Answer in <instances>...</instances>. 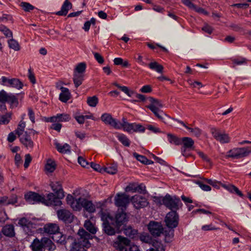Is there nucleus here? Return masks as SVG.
<instances>
[{"label": "nucleus", "instance_id": "nucleus-45", "mask_svg": "<svg viewBox=\"0 0 251 251\" xmlns=\"http://www.w3.org/2000/svg\"><path fill=\"white\" fill-rule=\"evenodd\" d=\"M25 126V122H23V120H21L18 125V128L15 131L16 134H17L19 137L22 135L23 132L24 131Z\"/></svg>", "mask_w": 251, "mask_h": 251}, {"label": "nucleus", "instance_id": "nucleus-55", "mask_svg": "<svg viewBox=\"0 0 251 251\" xmlns=\"http://www.w3.org/2000/svg\"><path fill=\"white\" fill-rule=\"evenodd\" d=\"M114 246L119 251H127L126 247L124 245L120 244V242L117 241L114 243Z\"/></svg>", "mask_w": 251, "mask_h": 251}, {"label": "nucleus", "instance_id": "nucleus-38", "mask_svg": "<svg viewBox=\"0 0 251 251\" xmlns=\"http://www.w3.org/2000/svg\"><path fill=\"white\" fill-rule=\"evenodd\" d=\"M148 66L151 69L154 70L158 73H161L163 72V66L158 64L156 62H151L148 65Z\"/></svg>", "mask_w": 251, "mask_h": 251}, {"label": "nucleus", "instance_id": "nucleus-52", "mask_svg": "<svg viewBox=\"0 0 251 251\" xmlns=\"http://www.w3.org/2000/svg\"><path fill=\"white\" fill-rule=\"evenodd\" d=\"M117 241L120 242V244L124 245L126 247L129 245L130 242L129 239L121 236H118Z\"/></svg>", "mask_w": 251, "mask_h": 251}, {"label": "nucleus", "instance_id": "nucleus-15", "mask_svg": "<svg viewBox=\"0 0 251 251\" xmlns=\"http://www.w3.org/2000/svg\"><path fill=\"white\" fill-rule=\"evenodd\" d=\"M115 226L118 229L122 225H125L126 222L127 221V216L126 213L123 211L118 212L116 215L115 220Z\"/></svg>", "mask_w": 251, "mask_h": 251}, {"label": "nucleus", "instance_id": "nucleus-31", "mask_svg": "<svg viewBox=\"0 0 251 251\" xmlns=\"http://www.w3.org/2000/svg\"><path fill=\"white\" fill-rule=\"evenodd\" d=\"M103 173L106 172L111 175L115 174L117 172V165L116 164L108 165L107 167L102 168Z\"/></svg>", "mask_w": 251, "mask_h": 251}, {"label": "nucleus", "instance_id": "nucleus-37", "mask_svg": "<svg viewBox=\"0 0 251 251\" xmlns=\"http://www.w3.org/2000/svg\"><path fill=\"white\" fill-rule=\"evenodd\" d=\"M101 217V220L103 221V223L105 222H110L113 224L114 220L112 217H111L109 214L105 211H100L99 213Z\"/></svg>", "mask_w": 251, "mask_h": 251}, {"label": "nucleus", "instance_id": "nucleus-3", "mask_svg": "<svg viewBox=\"0 0 251 251\" xmlns=\"http://www.w3.org/2000/svg\"><path fill=\"white\" fill-rule=\"evenodd\" d=\"M250 153H251V148L250 147L234 148L227 151L226 157L238 159L246 157Z\"/></svg>", "mask_w": 251, "mask_h": 251}, {"label": "nucleus", "instance_id": "nucleus-61", "mask_svg": "<svg viewBox=\"0 0 251 251\" xmlns=\"http://www.w3.org/2000/svg\"><path fill=\"white\" fill-rule=\"evenodd\" d=\"M8 201L6 205L14 204L18 202L17 196L16 195H12L9 199H8Z\"/></svg>", "mask_w": 251, "mask_h": 251}, {"label": "nucleus", "instance_id": "nucleus-22", "mask_svg": "<svg viewBox=\"0 0 251 251\" xmlns=\"http://www.w3.org/2000/svg\"><path fill=\"white\" fill-rule=\"evenodd\" d=\"M72 7V3L69 0H65L61 6V10L56 13V15L59 16H66L69 9Z\"/></svg>", "mask_w": 251, "mask_h": 251}, {"label": "nucleus", "instance_id": "nucleus-17", "mask_svg": "<svg viewBox=\"0 0 251 251\" xmlns=\"http://www.w3.org/2000/svg\"><path fill=\"white\" fill-rule=\"evenodd\" d=\"M50 186L53 192L59 198H64L65 195L61 184L59 181L52 182Z\"/></svg>", "mask_w": 251, "mask_h": 251}, {"label": "nucleus", "instance_id": "nucleus-63", "mask_svg": "<svg viewBox=\"0 0 251 251\" xmlns=\"http://www.w3.org/2000/svg\"><path fill=\"white\" fill-rule=\"evenodd\" d=\"M233 62L237 65H241L243 64L246 63L247 60L245 58H238L234 59L232 60Z\"/></svg>", "mask_w": 251, "mask_h": 251}, {"label": "nucleus", "instance_id": "nucleus-4", "mask_svg": "<svg viewBox=\"0 0 251 251\" xmlns=\"http://www.w3.org/2000/svg\"><path fill=\"white\" fill-rule=\"evenodd\" d=\"M163 204L172 211H176L182 206V203L179 198L176 197H172L166 195L162 199Z\"/></svg>", "mask_w": 251, "mask_h": 251}, {"label": "nucleus", "instance_id": "nucleus-23", "mask_svg": "<svg viewBox=\"0 0 251 251\" xmlns=\"http://www.w3.org/2000/svg\"><path fill=\"white\" fill-rule=\"evenodd\" d=\"M44 228L45 232L50 234H56L59 230L58 226L55 224L46 225Z\"/></svg>", "mask_w": 251, "mask_h": 251}, {"label": "nucleus", "instance_id": "nucleus-29", "mask_svg": "<svg viewBox=\"0 0 251 251\" xmlns=\"http://www.w3.org/2000/svg\"><path fill=\"white\" fill-rule=\"evenodd\" d=\"M2 233L7 236L13 237L15 234L14 226L12 225H6L2 228Z\"/></svg>", "mask_w": 251, "mask_h": 251}, {"label": "nucleus", "instance_id": "nucleus-10", "mask_svg": "<svg viewBox=\"0 0 251 251\" xmlns=\"http://www.w3.org/2000/svg\"><path fill=\"white\" fill-rule=\"evenodd\" d=\"M56 213L58 219L65 223L70 224L73 221L74 215L68 210L61 209L57 210Z\"/></svg>", "mask_w": 251, "mask_h": 251}, {"label": "nucleus", "instance_id": "nucleus-48", "mask_svg": "<svg viewBox=\"0 0 251 251\" xmlns=\"http://www.w3.org/2000/svg\"><path fill=\"white\" fill-rule=\"evenodd\" d=\"M186 128L193 135L196 137H198L201 134V130L198 127L191 128L188 126H186Z\"/></svg>", "mask_w": 251, "mask_h": 251}, {"label": "nucleus", "instance_id": "nucleus-2", "mask_svg": "<svg viewBox=\"0 0 251 251\" xmlns=\"http://www.w3.org/2000/svg\"><path fill=\"white\" fill-rule=\"evenodd\" d=\"M66 201L68 204L75 211L80 210L83 207L87 211L93 213L95 211V206L92 203L85 198H75L71 195H68L66 197Z\"/></svg>", "mask_w": 251, "mask_h": 251}, {"label": "nucleus", "instance_id": "nucleus-44", "mask_svg": "<svg viewBox=\"0 0 251 251\" xmlns=\"http://www.w3.org/2000/svg\"><path fill=\"white\" fill-rule=\"evenodd\" d=\"M9 47L15 51H18L20 50V46L18 42L13 39H11L8 41Z\"/></svg>", "mask_w": 251, "mask_h": 251}, {"label": "nucleus", "instance_id": "nucleus-36", "mask_svg": "<svg viewBox=\"0 0 251 251\" xmlns=\"http://www.w3.org/2000/svg\"><path fill=\"white\" fill-rule=\"evenodd\" d=\"M86 68V65L85 63H80L76 66L74 73L79 75H84V74Z\"/></svg>", "mask_w": 251, "mask_h": 251}, {"label": "nucleus", "instance_id": "nucleus-51", "mask_svg": "<svg viewBox=\"0 0 251 251\" xmlns=\"http://www.w3.org/2000/svg\"><path fill=\"white\" fill-rule=\"evenodd\" d=\"M137 190V184L135 183H129L125 188V191L127 192H136Z\"/></svg>", "mask_w": 251, "mask_h": 251}, {"label": "nucleus", "instance_id": "nucleus-62", "mask_svg": "<svg viewBox=\"0 0 251 251\" xmlns=\"http://www.w3.org/2000/svg\"><path fill=\"white\" fill-rule=\"evenodd\" d=\"M28 115L29 117L30 121L32 123H35V114L32 109L31 108H28Z\"/></svg>", "mask_w": 251, "mask_h": 251}, {"label": "nucleus", "instance_id": "nucleus-60", "mask_svg": "<svg viewBox=\"0 0 251 251\" xmlns=\"http://www.w3.org/2000/svg\"><path fill=\"white\" fill-rule=\"evenodd\" d=\"M78 162L83 167H86L89 165L88 162L81 156L78 157Z\"/></svg>", "mask_w": 251, "mask_h": 251}, {"label": "nucleus", "instance_id": "nucleus-40", "mask_svg": "<svg viewBox=\"0 0 251 251\" xmlns=\"http://www.w3.org/2000/svg\"><path fill=\"white\" fill-rule=\"evenodd\" d=\"M133 156L137 159V160L139 161L143 164H151L153 163V161L151 160H149L145 156L142 155H139L136 152L133 153Z\"/></svg>", "mask_w": 251, "mask_h": 251}, {"label": "nucleus", "instance_id": "nucleus-58", "mask_svg": "<svg viewBox=\"0 0 251 251\" xmlns=\"http://www.w3.org/2000/svg\"><path fill=\"white\" fill-rule=\"evenodd\" d=\"M32 160V157L29 154H26L25 155V160L24 163V167L25 168H28L30 163Z\"/></svg>", "mask_w": 251, "mask_h": 251}, {"label": "nucleus", "instance_id": "nucleus-16", "mask_svg": "<svg viewBox=\"0 0 251 251\" xmlns=\"http://www.w3.org/2000/svg\"><path fill=\"white\" fill-rule=\"evenodd\" d=\"M145 128L140 124H137L136 123H128L126 126L125 127L124 131H126L128 133L132 132H144Z\"/></svg>", "mask_w": 251, "mask_h": 251}, {"label": "nucleus", "instance_id": "nucleus-50", "mask_svg": "<svg viewBox=\"0 0 251 251\" xmlns=\"http://www.w3.org/2000/svg\"><path fill=\"white\" fill-rule=\"evenodd\" d=\"M87 102L90 106L95 107L98 103V99L96 96L88 97Z\"/></svg>", "mask_w": 251, "mask_h": 251}, {"label": "nucleus", "instance_id": "nucleus-42", "mask_svg": "<svg viewBox=\"0 0 251 251\" xmlns=\"http://www.w3.org/2000/svg\"><path fill=\"white\" fill-rule=\"evenodd\" d=\"M11 119V114L7 113L0 116V125H6L9 123Z\"/></svg>", "mask_w": 251, "mask_h": 251}, {"label": "nucleus", "instance_id": "nucleus-41", "mask_svg": "<svg viewBox=\"0 0 251 251\" xmlns=\"http://www.w3.org/2000/svg\"><path fill=\"white\" fill-rule=\"evenodd\" d=\"M18 224L22 226L25 231H26V228H29L32 225L31 222L25 218L21 219L18 222Z\"/></svg>", "mask_w": 251, "mask_h": 251}, {"label": "nucleus", "instance_id": "nucleus-25", "mask_svg": "<svg viewBox=\"0 0 251 251\" xmlns=\"http://www.w3.org/2000/svg\"><path fill=\"white\" fill-rule=\"evenodd\" d=\"M41 240L44 248H48L50 251H52L55 249L56 247L55 245L49 238L47 237H43Z\"/></svg>", "mask_w": 251, "mask_h": 251}, {"label": "nucleus", "instance_id": "nucleus-30", "mask_svg": "<svg viewBox=\"0 0 251 251\" xmlns=\"http://www.w3.org/2000/svg\"><path fill=\"white\" fill-rule=\"evenodd\" d=\"M116 134L117 138L124 146L126 147L130 146V141L125 134L119 133H116Z\"/></svg>", "mask_w": 251, "mask_h": 251}, {"label": "nucleus", "instance_id": "nucleus-11", "mask_svg": "<svg viewBox=\"0 0 251 251\" xmlns=\"http://www.w3.org/2000/svg\"><path fill=\"white\" fill-rule=\"evenodd\" d=\"M130 201L136 209L145 207L147 206L149 203L145 197L139 195H135L132 197Z\"/></svg>", "mask_w": 251, "mask_h": 251}, {"label": "nucleus", "instance_id": "nucleus-33", "mask_svg": "<svg viewBox=\"0 0 251 251\" xmlns=\"http://www.w3.org/2000/svg\"><path fill=\"white\" fill-rule=\"evenodd\" d=\"M84 75L74 74L73 75V81L76 88L79 86L84 80Z\"/></svg>", "mask_w": 251, "mask_h": 251}, {"label": "nucleus", "instance_id": "nucleus-28", "mask_svg": "<svg viewBox=\"0 0 251 251\" xmlns=\"http://www.w3.org/2000/svg\"><path fill=\"white\" fill-rule=\"evenodd\" d=\"M7 86L20 89L22 88L23 84L19 79L12 78L9 80V84L7 85Z\"/></svg>", "mask_w": 251, "mask_h": 251}, {"label": "nucleus", "instance_id": "nucleus-18", "mask_svg": "<svg viewBox=\"0 0 251 251\" xmlns=\"http://www.w3.org/2000/svg\"><path fill=\"white\" fill-rule=\"evenodd\" d=\"M60 90L61 91L59 95V99L63 102H66L71 98V93L68 88L60 86Z\"/></svg>", "mask_w": 251, "mask_h": 251}, {"label": "nucleus", "instance_id": "nucleus-54", "mask_svg": "<svg viewBox=\"0 0 251 251\" xmlns=\"http://www.w3.org/2000/svg\"><path fill=\"white\" fill-rule=\"evenodd\" d=\"M23 9L26 12H29L31 10L34 9V6L30 4L29 3L22 2L20 4Z\"/></svg>", "mask_w": 251, "mask_h": 251}, {"label": "nucleus", "instance_id": "nucleus-43", "mask_svg": "<svg viewBox=\"0 0 251 251\" xmlns=\"http://www.w3.org/2000/svg\"><path fill=\"white\" fill-rule=\"evenodd\" d=\"M56 164L54 161L50 159L48 160L45 166L46 170L49 172L52 173L55 169Z\"/></svg>", "mask_w": 251, "mask_h": 251}, {"label": "nucleus", "instance_id": "nucleus-47", "mask_svg": "<svg viewBox=\"0 0 251 251\" xmlns=\"http://www.w3.org/2000/svg\"><path fill=\"white\" fill-rule=\"evenodd\" d=\"M58 122H68L71 119L70 115L68 114H57Z\"/></svg>", "mask_w": 251, "mask_h": 251}, {"label": "nucleus", "instance_id": "nucleus-5", "mask_svg": "<svg viewBox=\"0 0 251 251\" xmlns=\"http://www.w3.org/2000/svg\"><path fill=\"white\" fill-rule=\"evenodd\" d=\"M63 198H59L56 194L50 193L46 197H44L43 204L47 206H60L62 204L60 200Z\"/></svg>", "mask_w": 251, "mask_h": 251}, {"label": "nucleus", "instance_id": "nucleus-32", "mask_svg": "<svg viewBox=\"0 0 251 251\" xmlns=\"http://www.w3.org/2000/svg\"><path fill=\"white\" fill-rule=\"evenodd\" d=\"M223 187L227 189L228 191L231 193H235L240 197H243V193L239 190V189L233 185H223Z\"/></svg>", "mask_w": 251, "mask_h": 251}, {"label": "nucleus", "instance_id": "nucleus-57", "mask_svg": "<svg viewBox=\"0 0 251 251\" xmlns=\"http://www.w3.org/2000/svg\"><path fill=\"white\" fill-rule=\"evenodd\" d=\"M74 118L79 124H83L84 123L85 118L84 115H80L77 114L74 115Z\"/></svg>", "mask_w": 251, "mask_h": 251}, {"label": "nucleus", "instance_id": "nucleus-64", "mask_svg": "<svg viewBox=\"0 0 251 251\" xmlns=\"http://www.w3.org/2000/svg\"><path fill=\"white\" fill-rule=\"evenodd\" d=\"M202 30L206 33L210 34L213 31V28L208 25H205L202 27Z\"/></svg>", "mask_w": 251, "mask_h": 251}, {"label": "nucleus", "instance_id": "nucleus-53", "mask_svg": "<svg viewBox=\"0 0 251 251\" xmlns=\"http://www.w3.org/2000/svg\"><path fill=\"white\" fill-rule=\"evenodd\" d=\"M160 120L163 121V116H167V115L160 109H156L154 111H151Z\"/></svg>", "mask_w": 251, "mask_h": 251}, {"label": "nucleus", "instance_id": "nucleus-34", "mask_svg": "<svg viewBox=\"0 0 251 251\" xmlns=\"http://www.w3.org/2000/svg\"><path fill=\"white\" fill-rule=\"evenodd\" d=\"M168 139L170 143L174 144L176 146L181 145V139L176 135L171 134H167Z\"/></svg>", "mask_w": 251, "mask_h": 251}, {"label": "nucleus", "instance_id": "nucleus-46", "mask_svg": "<svg viewBox=\"0 0 251 251\" xmlns=\"http://www.w3.org/2000/svg\"><path fill=\"white\" fill-rule=\"evenodd\" d=\"M114 85L118 88H119L120 89H121V91H122L123 92L126 94L129 97H131L132 95L134 94V91H130L128 89V87H127L126 86H121L117 83H114Z\"/></svg>", "mask_w": 251, "mask_h": 251}, {"label": "nucleus", "instance_id": "nucleus-13", "mask_svg": "<svg viewBox=\"0 0 251 251\" xmlns=\"http://www.w3.org/2000/svg\"><path fill=\"white\" fill-rule=\"evenodd\" d=\"M100 119L105 125L110 126L114 128L120 127L121 125L119 123H116V120L113 118L110 114L107 113L103 114Z\"/></svg>", "mask_w": 251, "mask_h": 251}, {"label": "nucleus", "instance_id": "nucleus-8", "mask_svg": "<svg viewBox=\"0 0 251 251\" xmlns=\"http://www.w3.org/2000/svg\"><path fill=\"white\" fill-rule=\"evenodd\" d=\"M148 227L151 234L155 237L159 236L163 231V226L160 223L151 221L149 223Z\"/></svg>", "mask_w": 251, "mask_h": 251}, {"label": "nucleus", "instance_id": "nucleus-26", "mask_svg": "<svg viewBox=\"0 0 251 251\" xmlns=\"http://www.w3.org/2000/svg\"><path fill=\"white\" fill-rule=\"evenodd\" d=\"M55 145L57 151L61 153H67L71 152V147L68 144L66 143L64 144L63 145H62L60 143L56 142L55 143Z\"/></svg>", "mask_w": 251, "mask_h": 251}, {"label": "nucleus", "instance_id": "nucleus-59", "mask_svg": "<svg viewBox=\"0 0 251 251\" xmlns=\"http://www.w3.org/2000/svg\"><path fill=\"white\" fill-rule=\"evenodd\" d=\"M90 166L94 170L100 173H103L102 168H101L100 165L94 162H91Z\"/></svg>", "mask_w": 251, "mask_h": 251}, {"label": "nucleus", "instance_id": "nucleus-7", "mask_svg": "<svg viewBox=\"0 0 251 251\" xmlns=\"http://www.w3.org/2000/svg\"><path fill=\"white\" fill-rule=\"evenodd\" d=\"M165 222L167 227L174 228L178 226V215L176 211L169 212L165 217Z\"/></svg>", "mask_w": 251, "mask_h": 251}, {"label": "nucleus", "instance_id": "nucleus-19", "mask_svg": "<svg viewBox=\"0 0 251 251\" xmlns=\"http://www.w3.org/2000/svg\"><path fill=\"white\" fill-rule=\"evenodd\" d=\"M122 229L124 233L131 238H134L138 233V230L131 226L124 225Z\"/></svg>", "mask_w": 251, "mask_h": 251}, {"label": "nucleus", "instance_id": "nucleus-24", "mask_svg": "<svg viewBox=\"0 0 251 251\" xmlns=\"http://www.w3.org/2000/svg\"><path fill=\"white\" fill-rule=\"evenodd\" d=\"M181 145H182L183 147L188 148V149L191 150L194 149V141L190 137H185L181 138Z\"/></svg>", "mask_w": 251, "mask_h": 251}, {"label": "nucleus", "instance_id": "nucleus-35", "mask_svg": "<svg viewBox=\"0 0 251 251\" xmlns=\"http://www.w3.org/2000/svg\"><path fill=\"white\" fill-rule=\"evenodd\" d=\"M103 228L105 233L109 235H113L115 233V230L110 225V222L103 223Z\"/></svg>", "mask_w": 251, "mask_h": 251}, {"label": "nucleus", "instance_id": "nucleus-21", "mask_svg": "<svg viewBox=\"0 0 251 251\" xmlns=\"http://www.w3.org/2000/svg\"><path fill=\"white\" fill-rule=\"evenodd\" d=\"M20 137V141L24 145L26 148H32L33 146V142L31 140L30 136L25 131L23 135L21 136Z\"/></svg>", "mask_w": 251, "mask_h": 251}, {"label": "nucleus", "instance_id": "nucleus-39", "mask_svg": "<svg viewBox=\"0 0 251 251\" xmlns=\"http://www.w3.org/2000/svg\"><path fill=\"white\" fill-rule=\"evenodd\" d=\"M84 226L88 231L93 234H95L97 231V228L89 220L85 221Z\"/></svg>", "mask_w": 251, "mask_h": 251}, {"label": "nucleus", "instance_id": "nucleus-56", "mask_svg": "<svg viewBox=\"0 0 251 251\" xmlns=\"http://www.w3.org/2000/svg\"><path fill=\"white\" fill-rule=\"evenodd\" d=\"M93 53L95 59L98 61V63L100 64H102L104 62V59L100 53L96 52H94Z\"/></svg>", "mask_w": 251, "mask_h": 251}, {"label": "nucleus", "instance_id": "nucleus-27", "mask_svg": "<svg viewBox=\"0 0 251 251\" xmlns=\"http://www.w3.org/2000/svg\"><path fill=\"white\" fill-rule=\"evenodd\" d=\"M31 246L33 251H44L41 240L40 241L37 238L35 239Z\"/></svg>", "mask_w": 251, "mask_h": 251}, {"label": "nucleus", "instance_id": "nucleus-1", "mask_svg": "<svg viewBox=\"0 0 251 251\" xmlns=\"http://www.w3.org/2000/svg\"><path fill=\"white\" fill-rule=\"evenodd\" d=\"M92 236L90 234L84 229H79L77 238L75 239L71 244L70 251H87L85 248L90 247L89 239H92Z\"/></svg>", "mask_w": 251, "mask_h": 251}, {"label": "nucleus", "instance_id": "nucleus-49", "mask_svg": "<svg viewBox=\"0 0 251 251\" xmlns=\"http://www.w3.org/2000/svg\"><path fill=\"white\" fill-rule=\"evenodd\" d=\"M0 31L2 32L6 37H12L13 34L12 31L4 25L0 26Z\"/></svg>", "mask_w": 251, "mask_h": 251}, {"label": "nucleus", "instance_id": "nucleus-9", "mask_svg": "<svg viewBox=\"0 0 251 251\" xmlns=\"http://www.w3.org/2000/svg\"><path fill=\"white\" fill-rule=\"evenodd\" d=\"M210 131L214 138L221 143L224 144L229 142L230 138L227 134L221 132L219 129L215 127L211 128Z\"/></svg>", "mask_w": 251, "mask_h": 251}, {"label": "nucleus", "instance_id": "nucleus-20", "mask_svg": "<svg viewBox=\"0 0 251 251\" xmlns=\"http://www.w3.org/2000/svg\"><path fill=\"white\" fill-rule=\"evenodd\" d=\"M149 100L151 103L147 106V107L150 109L151 111L160 109V108H162L163 106L162 103L157 99H155L152 97H150Z\"/></svg>", "mask_w": 251, "mask_h": 251}, {"label": "nucleus", "instance_id": "nucleus-6", "mask_svg": "<svg viewBox=\"0 0 251 251\" xmlns=\"http://www.w3.org/2000/svg\"><path fill=\"white\" fill-rule=\"evenodd\" d=\"M7 102L9 103L11 107H16L18 104L17 98L12 94L7 93L4 90L0 91V103H5Z\"/></svg>", "mask_w": 251, "mask_h": 251}, {"label": "nucleus", "instance_id": "nucleus-14", "mask_svg": "<svg viewBox=\"0 0 251 251\" xmlns=\"http://www.w3.org/2000/svg\"><path fill=\"white\" fill-rule=\"evenodd\" d=\"M25 198L27 202L31 203H34V202H41L43 203V200H44V197L33 192H29L25 194Z\"/></svg>", "mask_w": 251, "mask_h": 251}, {"label": "nucleus", "instance_id": "nucleus-12", "mask_svg": "<svg viewBox=\"0 0 251 251\" xmlns=\"http://www.w3.org/2000/svg\"><path fill=\"white\" fill-rule=\"evenodd\" d=\"M129 196L123 193L117 194L115 197V203L118 207H125L129 203Z\"/></svg>", "mask_w": 251, "mask_h": 251}]
</instances>
